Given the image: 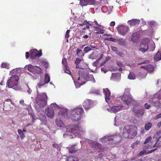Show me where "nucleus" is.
I'll use <instances>...</instances> for the list:
<instances>
[{
	"mask_svg": "<svg viewBox=\"0 0 161 161\" xmlns=\"http://www.w3.org/2000/svg\"><path fill=\"white\" fill-rule=\"evenodd\" d=\"M150 143H149V144H147V145L145 146V148H151L152 147V146L151 145H149Z\"/></svg>",
	"mask_w": 161,
	"mask_h": 161,
	"instance_id": "nucleus-57",
	"label": "nucleus"
},
{
	"mask_svg": "<svg viewBox=\"0 0 161 161\" xmlns=\"http://www.w3.org/2000/svg\"><path fill=\"white\" fill-rule=\"evenodd\" d=\"M1 67L2 68L9 69V64L6 63H3L1 65Z\"/></svg>",
	"mask_w": 161,
	"mask_h": 161,
	"instance_id": "nucleus-32",
	"label": "nucleus"
},
{
	"mask_svg": "<svg viewBox=\"0 0 161 161\" xmlns=\"http://www.w3.org/2000/svg\"><path fill=\"white\" fill-rule=\"evenodd\" d=\"M123 130V137L130 139L134 137L137 133V127L133 125H129L125 126Z\"/></svg>",
	"mask_w": 161,
	"mask_h": 161,
	"instance_id": "nucleus-1",
	"label": "nucleus"
},
{
	"mask_svg": "<svg viewBox=\"0 0 161 161\" xmlns=\"http://www.w3.org/2000/svg\"><path fill=\"white\" fill-rule=\"evenodd\" d=\"M152 126V124L150 122H148L146 123L144 126V129L146 130H149Z\"/></svg>",
	"mask_w": 161,
	"mask_h": 161,
	"instance_id": "nucleus-26",
	"label": "nucleus"
},
{
	"mask_svg": "<svg viewBox=\"0 0 161 161\" xmlns=\"http://www.w3.org/2000/svg\"><path fill=\"white\" fill-rule=\"evenodd\" d=\"M88 24V22L86 21L85 20H84V21L83 22V23L81 24H79V25L80 26H83V25H87Z\"/></svg>",
	"mask_w": 161,
	"mask_h": 161,
	"instance_id": "nucleus-46",
	"label": "nucleus"
},
{
	"mask_svg": "<svg viewBox=\"0 0 161 161\" xmlns=\"http://www.w3.org/2000/svg\"><path fill=\"white\" fill-rule=\"evenodd\" d=\"M78 148L76 147L75 145L69 147V151L70 153H73L77 151Z\"/></svg>",
	"mask_w": 161,
	"mask_h": 161,
	"instance_id": "nucleus-22",
	"label": "nucleus"
},
{
	"mask_svg": "<svg viewBox=\"0 0 161 161\" xmlns=\"http://www.w3.org/2000/svg\"><path fill=\"white\" fill-rule=\"evenodd\" d=\"M157 126L158 128H160L161 126V121L158 123L157 125Z\"/></svg>",
	"mask_w": 161,
	"mask_h": 161,
	"instance_id": "nucleus-63",
	"label": "nucleus"
},
{
	"mask_svg": "<svg viewBox=\"0 0 161 161\" xmlns=\"http://www.w3.org/2000/svg\"><path fill=\"white\" fill-rule=\"evenodd\" d=\"M161 118V113L157 115L154 118L155 120H157L158 119Z\"/></svg>",
	"mask_w": 161,
	"mask_h": 161,
	"instance_id": "nucleus-50",
	"label": "nucleus"
},
{
	"mask_svg": "<svg viewBox=\"0 0 161 161\" xmlns=\"http://www.w3.org/2000/svg\"><path fill=\"white\" fill-rule=\"evenodd\" d=\"M139 143L138 141H136L134 142L131 145V147L132 148H135L136 147H137Z\"/></svg>",
	"mask_w": 161,
	"mask_h": 161,
	"instance_id": "nucleus-36",
	"label": "nucleus"
},
{
	"mask_svg": "<svg viewBox=\"0 0 161 161\" xmlns=\"http://www.w3.org/2000/svg\"><path fill=\"white\" fill-rule=\"evenodd\" d=\"M148 24L150 26L152 27L154 25L155 22L153 21H150L148 22Z\"/></svg>",
	"mask_w": 161,
	"mask_h": 161,
	"instance_id": "nucleus-48",
	"label": "nucleus"
},
{
	"mask_svg": "<svg viewBox=\"0 0 161 161\" xmlns=\"http://www.w3.org/2000/svg\"><path fill=\"white\" fill-rule=\"evenodd\" d=\"M82 61V59L77 58L75 60V64L76 65V69H85V67L81 65V64L83 65H85V64L84 63H82L80 64V62Z\"/></svg>",
	"mask_w": 161,
	"mask_h": 161,
	"instance_id": "nucleus-15",
	"label": "nucleus"
},
{
	"mask_svg": "<svg viewBox=\"0 0 161 161\" xmlns=\"http://www.w3.org/2000/svg\"><path fill=\"white\" fill-rule=\"evenodd\" d=\"M148 43L142 42L141 43L140 46V50L142 52H144L148 49Z\"/></svg>",
	"mask_w": 161,
	"mask_h": 161,
	"instance_id": "nucleus-17",
	"label": "nucleus"
},
{
	"mask_svg": "<svg viewBox=\"0 0 161 161\" xmlns=\"http://www.w3.org/2000/svg\"><path fill=\"white\" fill-rule=\"evenodd\" d=\"M18 77L16 75H12L7 82L9 88H12L16 86L18 83Z\"/></svg>",
	"mask_w": 161,
	"mask_h": 161,
	"instance_id": "nucleus-7",
	"label": "nucleus"
},
{
	"mask_svg": "<svg viewBox=\"0 0 161 161\" xmlns=\"http://www.w3.org/2000/svg\"><path fill=\"white\" fill-rule=\"evenodd\" d=\"M57 125L59 127H62L63 125V122L60 119H57L56 121Z\"/></svg>",
	"mask_w": 161,
	"mask_h": 161,
	"instance_id": "nucleus-35",
	"label": "nucleus"
},
{
	"mask_svg": "<svg viewBox=\"0 0 161 161\" xmlns=\"http://www.w3.org/2000/svg\"><path fill=\"white\" fill-rule=\"evenodd\" d=\"M92 146L94 150H97L98 152H103L104 150L101 147H102L101 145L97 142H93Z\"/></svg>",
	"mask_w": 161,
	"mask_h": 161,
	"instance_id": "nucleus-14",
	"label": "nucleus"
},
{
	"mask_svg": "<svg viewBox=\"0 0 161 161\" xmlns=\"http://www.w3.org/2000/svg\"><path fill=\"white\" fill-rule=\"evenodd\" d=\"M30 56V54L28 52L25 53V57L26 59H27Z\"/></svg>",
	"mask_w": 161,
	"mask_h": 161,
	"instance_id": "nucleus-56",
	"label": "nucleus"
},
{
	"mask_svg": "<svg viewBox=\"0 0 161 161\" xmlns=\"http://www.w3.org/2000/svg\"><path fill=\"white\" fill-rule=\"evenodd\" d=\"M118 43L121 45H124L125 42V39L122 38L119 39L117 41Z\"/></svg>",
	"mask_w": 161,
	"mask_h": 161,
	"instance_id": "nucleus-30",
	"label": "nucleus"
},
{
	"mask_svg": "<svg viewBox=\"0 0 161 161\" xmlns=\"http://www.w3.org/2000/svg\"><path fill=\"white\" fill-rule=\"evenodd\" d=\"M97 4V2L95 0H89L88 5H95Z\"/></svg>",
	"mask_w": 161,
	"mask_h": 161,
	"instance_id": "nucleus-38",
	"label": "nucleus"
},
{
	"mask_svg": "<svg viewBox=\"0 0 161 161\" xmlns=\"http://www.w3.org/2000/svg\"><path fill=\"white\" fill-rule=\"evenodd\" d=\"M141 68H143L144 69H145V70H147V65L146 66H142L141 67Z\"/></svg>",
	"mask_w": 161,
	"mask_h": 161,
	"instance_id": "nucleus-64",
	"label": "nucleus"
},
{
	"mask_svg": "<svg viewBox=\"0 0 161 161\" xmlns=\"http://www.w3.org/2000/svg\"><path fill=\"white\" fill-rule=\"evenodd\" d=\"M157 148H155V149H152V150L148 151L147 153V154H149L150 153H151L152 152L154 151H155L156 150H157Z\"/></svg>",
	"mask_w": 161,
	"mask_h": 161,
	"instance_id": "nucleus-52",
	"label": "nucleus"
},
{
	"mask_svg": "<svg viewBox=\"0 0 161 161\" xmlns=\"http://www.w3.org/2000/svg\"><path fill=\"white\" fill-rule=\"evenodd\" d=\"M111 48L112 51L115 52L117 54H118L119 52L118 51L117 48L116 47L114 46H111Z\"/></svg>",
	"mask_w": 161,
	"mask_h": 161,
	"instance_id": "nucleus-43",
	"label": "nucleus"
},
{
	"mask_svg": "<svg viewBox=\"0 0 161 161\" xmlns=\"http://www.w3.org/2000/svg\"><path fill=\"white\" fill-rule=\"evenodd\" d=\"M115 25V22L114 21H112L110 24V25L111 26H114Z\"/></svg>",
	"mask_w": 161,
	"mask_h": 161,
	"instance_id": "nucleus-54",
	"label": "nucleus"
},
{
	"mask_svg": "<svg viewBox=\"0 0 161 161\" xmlns=\"http://www.w3.org/2000/svg\"><path fill=\"white\" fill-rule=\"evenodd\" d=\"M45 84L44 82H43L42 80H40L38 84V86L39 88H40L41 87L44 85Z\"/></svg>",
	"mask_w": 161,
	"mask_h": 161,
	"instance_id": "nucleus-41",
	"label": "nucleus"
},
{
	"mask_svg": "<svg viewBox=\"0 0 161 161\" xmlns=\"http://www.w3.org/2000/svg\"><path fill=\"white\" fill-rule=\"evenodd\" d=\"M101 141L103 142L104 141L106 142L111 141V144H117L120 142L122 140V137L119 135H115L108 136H105L103 138L101 139Z\"/></svg>",
	"mask_w": 161,
	"mask_h": 161,
	"instance_id": "nucleus-4",
	"label": "nucleus"
},
{
	"mask_svg": "<svg viewBox=\"0 0 161 161\" xmlns=\"http://www.w3.org/2000/svg\"><path fill=\"white\" fill-rule=\"evenodd\" d=\"M89 0H80V4L82 6H85L88 5Z\"/></svg>",
	"mask_w": 161,
	"mask_h": 161,
	"instance_id": "nucleus-27",
	"label": "nucleus"
},
{
	"mask_svg": "<svg viewBox=\"0 0 161 161\" xmlns=\"http://www.w3.org/2000/svg\"><path fill=\"white\" fill-rule=\"evenodd\" d=\"M92 50L90 47H86L84 48V51L85 53H86Z\"/></svg>",
	"mask_w": 161,
	"mask_h": 161,
	"instance_id": "nucleus-40",
	"label": "nucleus"
},
{
	"mask_svg": "<svg viewBox=\"0 0 161 161\" xmlns=\"http://www.w3.org/2000/svg\"><path fill=\"white\" fill-rule=\"evenodd\" d=\"M123 107L121 106H114L111 108V110L114 113H116L120 110Z\"/></svg>",
	"mask_w": 161,
	"mask_h": 161,
	"instance_id": "nucleus-20",
	"label": "nucleus"
},
{
	"mask_svg": "<svg viewBox=\"0 0 161 161\" xmlns=\"http://www.w3.org/2000/svg\"><path fill=\"white\" fill-rule=\"evenodd\" d=\"M147 71L149 72H151L154 70V67L153 65L151 64H148L147 65Z\"/></svg>",
	"mask_w": 161,
	"mask_h": 161,
	"instance_id": "nucleus-28",
	"label": "nucleus"
},
{
	"mask_svg": "<svg viewBox=\"0 0 161 161\" xmlns=\"http://www.w3.org/2000/svg\"><path fill=\"white\" fill-rule=\"evenodd\" d=\"M83 69H80L78 71V73L79 76L76 77V79L78 80H79L80 79L83 78L85 80H90V79H92V81L95 83V80L93 76V75H89L88 72L84 71Z\"/></svg>",
	"mask_w": 161,
	"mask_h": 161,
	"instance_id": "nucleus-5",
	"label": "nucleus"
},
{
	"mask_svg": "<svg viewBox=\"0 0 161 161\" xmlns=\"http://www.w3.org/2000/svg\"><path fill=\"white\" fill-rule=\"evenodd\" d=\"M129 30L128 26L123 25L120 26L118 29L119 33L123 36L125 35Z\"/></svg>",
	"mask_w": 161,
	"mask_h": 161,
	"instance_id": "nucleus-9",
	"label": "nucleus"
},
{
	"mask_svg": "<svg viewBox=\"0 0 161 161\" xmlns=\"http://www.w3.org/2000/svg\"><path fill=\"white\" fill-rule=\"evenodd\" d=\"M146 151L145 150H143L141 151L138 154V156L139 157L141 156L143 154L146 153Z\"/></svg>",
	"mask_w": 161,
	"mask_h": 161,
	"instance_id": "nucleus-45",
	"label": "nucleus"
},
{
	"mask_svg": "<svg viewBox=\"0 0 161 161\" xmlns=\"http://www.w3.org/2000/svg\"><path fill=\"white\" fill-rule=\"evenodd\" d=\"M18 133L20 135V137L22 139H23L25 137V135L23 133L22 130L20 129H19L18 130Z\"/></svg>",
	"mask_w": 161,
	"mask_h": 161,
	"instance_id": "nucleus-34",
	"label": "nucleus"
},
{
	"mask_svg": "<svg viewBox=\"0 0 161 161\" xmlns=\"http://www.w3.org/2000/svg\"><path fill=\"white\" fill-rule=\"evenodd\" d=\"M64 70L65 72L68 74H70L71 73V72L69 69V68L68 66H67V68H66V67H64Z\"/></svg>",
	"mask_w": 161,
	"mask_h": 161,
	"instance_id": "nucleus-44",
	"label": "nucleus"
},
{
	"mask_svg": "<svg viewBox=\"0 0 161 161\" xmlns=\"http://www.w3.org/2000/svg\"><path fill=\"white\" fill-rule=\"evenodd\" d=\"M106 40L108 41H110L112 42H115V39L113 37H110L109 38H106Z\"/></svg>",
	"mask_w": 161,
	"mask_h": 161,
	"instance_id": "nucleus-49",
	"label": "nucleus"
},
{
	"mask_svg": "<svg viewBox=\"0 0 161 161\" xmlns=\"http://www.w3.org/2000/svg\"><path fill=\"white\" fill-rule=\"evenodd\" d=\"M27 70L33 74H41L42 73V69L39 66H33L30 64L28 65Z\"/></svg>",
	"mask_w": 161,
	"mask_h": 161,
	"instance_id": "nucleus-8",
	"label": "nucleus"
},
{
	"mask_svg": "<svg viewBox=\"0 0 161 161\" xmlns=\"http://www.w3.org/2000/svg\"><path fill=\"white\" fill-rule=\"evenodd\" d=\"M76 55L78 57L81 58L84 56V54L82 52V51L81 49L78 48L76 52Z\"/></svg>",
	"mask_w": 161,
	"mask_h": 161,
	"instance_id": "nucleus-23",
	"label": "nucleus"
},
{
	"mask_svg": "<svg viewBox=\"0 0 161 161\" xmlns=\"http://www.w3.org/2000/svg\"><path fill=\"white\" fill-rule=\"evenodd\" d=\"M86 82L85 81H84V82H81V83H79V82H77V83H78L79 84V87H80V86H81V85H83L84 83H85Z\"/></svg>",
	"mask_w": 161,
	"mask_h": 161,
	"instance_id": "nucleus-58",
	"label": "nucleus"
},
{
	"mask_svg": "<svg viewBox=\"0 0 161 161\" xmlns=\"http://www.w3.org/2000/svg\"><path fill=\"white\" fill-rule=\"evenodd\" d=\"M62 63L64 66V67H66V68H67V66H68V65L67 62V59L66 58H64L63 59H62Z\"/></svg>",
	"mask_w": 161,
	"mask_h": 161,
	"instance_id": "nucleus-37",
	"label": "nucleus"
},
{
	"mask_svg": "<svg viewBox=\"0 0 161 161\" xmlns=\"http://www.w3.org/2000/svg\"><path fill=\"white\" fill-rule=\"evenodd\" d=\"M67 161H78V158L75 156H69L67 158Z\"/></svg>",
	"mask_w": 161,
	"mask_h": 161,
	"instance_id": "nucleus-25",
	"label": "nucleus"
},
{
	"mask_svg": "<svg viewBox=\"0 0 161 161\" xmlns=\"http://www.w3.org/2000/svg\"><path fill=\"white\" fill-rule=\"evenodd\" d=\"M19 68H17L15 69H14L13 70V71H14V72H15L16 73H18L19 72V71L20 70Z\"/></svg>",
	"mask_w": 161,
	"mask_h": 161,
	"instance_id": "nucleus-55",
	"label": "nucleus"
},
{
	"mask_svg": "<svg viewBox=\"0 0 161 161\" xmlns=\"http://www.w3.org/2000/svg\"><path fill=\"white\" fill-rule=\"evenodd\" d=\"M121 99L127 105L129 104L132 100L131 97L127 94H124L122 97Z\"/></svg>",
	"mask_w": 161,
	"mask_h": 161,
	"instance_id": "nucleus-12",
	"label": "nucleus"
},
{
	"mask_svg": "<svg viewBox=\"0 0 161 161\" xmlns=\"http://www.w3.org/2000/svg\"><path fill=\"white\" fill-rule=\"evenodd\" d=\"M44 64V65L45 66V67L46 68H47L48 67V64L47 63V62H44V64Z\"/></svg>",
	"mask_w": 161,
	"mask_h": 161,
	"instance_id": "nucleus-60",
	"label": "nucleus"
},
{
	"mask_svg": "<svg viewBox=\"0 0 161 161\" xmlns=\"http://www.w3.org/2000/svg\"><path fill=\"white\" fill-rule=\"evenodd\" d=\"M137 33L135 32L133 33L131 36V41L133 42H135L136 40V36H137Z\"/></svg>",
	"mask_w": 161,
	"mask_h": 161,
	"instance_id": "nucleus-29",
	"label": "nucleus"
},
{
	"mask_svg": "<svg viewBox=\"0 0 161 161\" xmlns=\"http://www.w3.org/2000/svg\"><path fill=\"white\" fill-rule=\"evenodd\" d=\"M103 92L105 96V101L107 102H108L110 99L111 92L108 88L103 89Z\"/></svg>",
	"mask_w": 161,
	"mask_h": 161,
	"instance_id": "nucleus-16",
	"label": "nucleus"
},
{
	"mask_svg": "<svg viewBox=\"0 0 161 161\" xmlns=\"http://www.w3.org/2000/svg\"><path fill=\"white\" fill-rule=\"evenodd\" d=\"M140 20L137 19H133L128 21L130 26H135L139 24Z\"/></svg>",
	"mask_w": 161,
	"mask_h": 161,
	"instance_id": "nucleus-19",
	"label": "nucleus"
},
{
	"mask_svg": "<svg viewBox=\"0 0 161 161\" xmlns=\"http://www.w3.org/2000/svg\"><path fill=\"white\" fill-rule=\"evenodd\" d=\"M158 99L157 101H153L152 103L153 105L156 107L159 106L160 104L161 105V93L159 94Z\"/></svg>",
	"mask_w": 161,
	"mask_h": 161,
	"instance_id": "nucleus-18",
	"label": "nucleus"
},
{
	"mask_svg": "<svg viewBox=\"0 0 161 161\" xmlns=\"http://www.w3.org/2000/svg\"><path fill=\"white\" fill-rule=\"evenodd\" d=\"M47 97L46 93H43L38 94L36 98V102L40 108H42L46 106L47 103Z\"/></svg>",
	"mask_w": 161,
	"mask_h": 161,
	"instance_id": "nucleus-2",
	"label": "nucleus"
},
{
	"mask_svg": "<svg viewBox=\"0 0 161 161\" xmlns=\"http://www.w3.org/2000/svg\"><path fill=\"white\" fill-rule=\"evenodd\" d=\"M80 124V123L76 125H70L66 126L67 131L73 133L75 136H76V135L80 134L83 131Z\"/></svg>",
	"mask_w": 161,
	"mask_h": 161,
	"instance_id": "nucleus-3",
	"label": "nucleus"
},
{
	"mask_svg": "<svg viewBox=\"0 0 161 161\" xmlns=\"http://www.w3.org/2000/svg\"><path fill=\"white\" fill-rule=\"evenodd\" d=\"M151 139L152 137L151 136L148 137L146 139V140L144 142V144H147V143L149 142L151 140Z\"/></svg>",
	"mask_w": 161,
	"mask_h": 161,
	"instance_id": "nucleus-42",
	"label": "nucleus"
},
{
	"mask_svg": "<svg viewBox=\"0 0 161 161\" xmlns=\"http://www.w3.org/2000/svg\"><path fill=\"white\" fill-rule=\"evenodd\" d=\"M88 37V35H85L82 36V38H83L84 39H87Z\"/></svg>",
	"mask_w": 161,
	"mask_h": 161,
	"instance_id": "nucleus-62",
	"label": "nucleus"
},
{
	"mask_svg": "<svg viewBox=\"0 0 161 161\" xmlns=\"http://www.w3.org/2000/svg\"><path fill=\"white\" fill-rule=\"evenodd\" d=\"M103 54H102L100 57L98 59V61H100V59H101L102 58H103Z\"/></svg>",
	"mask_w": 161,
	"mask_h": 161,
	"instance_id": "nucleus-61",
	"label": "nucleus"
},
{
	"mask_svg": "<svg viewBox=\"0 0 161 161\" xmlns=\"http://www.w3.org/2000/svg\"><path fill=\"white\" fill-rule=\"evenodd\" d=\"M84 113L82 108H76L73 110L71 113V117L73 121H78L81 119L82 115Z\"/></svg>",
	"mask_w": 161,
	"mask_h": 161,
	"instance_id": "nucleus-6",
	"label": "nucleus"
},
{
	"mask_svg": "<svg viewBox=\"0 0 161 161\" xmlns=\"http://www.w3.org/2000/svg\"><path fill=\"white\" fill-rule=\"evenodd\" d=\"M70 31L69 30H67L66 31L65 35V38L67 39V42H68V38L69 37V33Z\"/></svg>",
	"mask_w": 161,
	"mask_h": 161,
	"instance_id": "nucleus-39",
	"label": "nucleus"
},
{
	"mask_svg": "<svg viewBox=\"0 0 161 161\" xmlns=\"http://www.w3.org/2000/svg\"><path fill=\"white\" fill-rule=\"evenodd\" d=\"M53 146L56 148H58V145L57 143L53 144Z\"/></svg>",
	"mask_w": 161,
	"mask_h": 161,
	"instance_id": "nucleus-59",
	"label": "nucleus"
},
{
	"mask_svg": "<svg viewBox=\"0 0 161 161\" xmlns=\"http://www.w3.org/2000/svg\"><path fill=\"white\" fill-rule=\"evenodd\" d=\"M130 92V90L129 88H126L125 89L124 93L125 94H129Z\"/></svg>",
	"mask_w": 161,
	"mask_h": 161,
	"instance_id": "nucleus-47",
	"label": "nucleus"
},
{
	"mask_svg": "<svg viewBox=\"0 0 161 161\" xmlns=\"http://www.w3.org/2000/svg\"><path fill=\"white\" fill-rule=\"evenodd\" d=\"M151 107V105L146 103L144 104V107L147 109H149Z\"/></svg>",
	"mask_w": 161,
	"mask_h": 161,
	"instance_id": "nucleus-51",
	"label": "nucleus"
},
{
	"mask_svg": "<svg viewBox=\"0 0 161 161\" xmlns=\"http://www.w3.org/2000/svg\"><path fill=\"white\" fill-rule=\"evenodd\" d=\"M117 65L119 66V67H122L123 66L122 64L120 61H117Z\"/></svg>",
	"mask_w": 161,
	"mask_h": 161,
	"instance_id": "nucleus-53",
	"label": "nucleus"
},
{
	"mask_svg": "<svg viewBox=\"0 0 161 161\" xmlns=\"http://www.w3.org/2000/svg\"><path fill=\"white\" fill-rule=\"evenodd\" d=\"M45 112L47 116L51 118H53L54 116V111L53 108L51 107H47L46 109Z\"/></svg>",
	"mask_w": 161,
	"mask_h": 161,
	"instance_id": "nucleus-13",
	"label": "nucleus"
},
{
	"mask_svg": "<svg viewBox=\"0 0 161 161\" xmlns=\"http://www.w3.org/2000/svg\"><path fill=\"white\" fill-rule=\"evenodd\" d=\"M161 59V52L158 51L155 55L154 60L155 61H158Z\"/></svg>",
	"mask_w": 161,
	"mask_h": 161,
	"instance_id": "nucleus-21",
	"label": "nucleus"
},
{
	"mask_svg": "<svg viewBox=\"0 0 161 161\" xmlns=\"http://www.w3.org/2000/svg\"><path fill=\"white\" fill-rule=\"evenodd\" d=\"M93 105L92 101L91 99H86L83 103V106L86 110H88L92 108Z\"/></svg>",
	"mask_w": 161,
	"mask_h": 161,
	"instance_id": "nucleus-11",
	"label": "nucleus"
},
{
	"mask_svg": "<svg viewBox=\"0 0 161 161\" xmlns=\"http://www.w3.org/2000/svg\"><path fill=\"white\" fill-rule=\"evenodd\" d=\"M42 50L38 52L36 49L31 50L30 52V57L31 59L35 58L36 57H40L42 55Z\"/></svg>",
	"mask_w": 161,
	"mask_h": 161,
	"instance_id": "nucleus-10",
	"label": "nucleus"
},
{
	"mask_svg": "<svg viewBox=\"0 0 161 161\" xmlns=\"http://www.w3.org/2000/svg\"><path fill=\"white\" fill-rule=\"evenodd\" d=\"M50 80V78L48 74H46L45 75V78L44 82L45 83H47Z\"/></svg>",
	"mask_w": 161,
	"mask_h": 161,
	"instance_id": "nucleus-31",
	"label": "nucleus"
},
{
	"mask_svg": "<svg viewBox=\"0 0 161 161\" xmlns=\"http://www.w3.org/2000/svg\"><path fill=\"white\" fill-rule=\"evenodd\" d=\"M128 78L130 79L134 80L135 78V75L133 72H130L128 75Z\"/></svg>",
	"mask_w": 161,
	"mask_h": 161,
	"instance_id": "nucleus-33",
	"label": "nucleus"
},
{
	"mask_svg": "<svg viewBox=\"0 0 161 161\" xmlns=\"http://www.w3.org/2000/svg\"><path fill=\"white\" fill-rule=\"evenodd\" d=\"M93 27L95 29V31H97L96 32V34H103L104 33L103 30L101 28L96 26H94Z\"/></svg>",
	"mask_w": 161,
	"mask_h": 161,
	"instance_id": "nucleus-24",
	"label": "nucleus"
}]
</instances>
